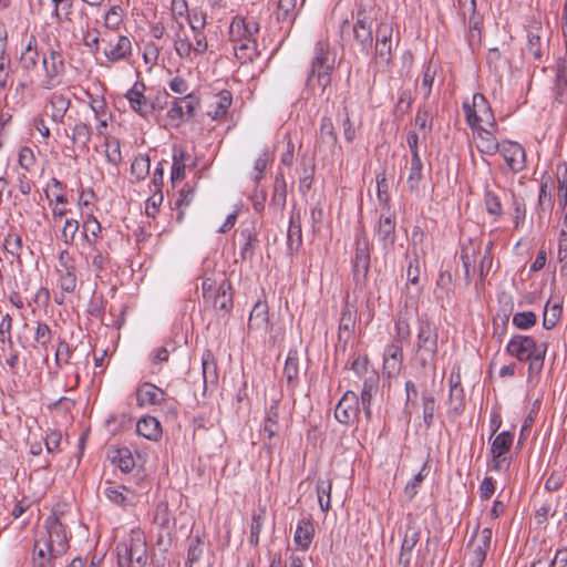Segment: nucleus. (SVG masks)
Listing matches in <instances>:
<instances>
[{"mask_svg": "<svg viewBox=\"0 0 567 567\" xmlns=\"http://www.w3.org/2000/svg\"><path fill=\"white\" fill-rule=\"evenodd\" d=\"M163 434L161 422L155 416L144 415V439L157 442Z\"/></svg>", "mask_w": 567, "mask_h": 567, "instance_id": "e2e57ef3", "label": "nucleus"}, {"mask_svg": "<svg viewBox=\"0 0 567 567\" xmlns=\"http://www.w3.org/2000/svg\"><path fill=\"white\" fill-rule=\"evenodd\" d=\"M449 404L450 411L455 414H461L464 410V390L460 379L455 382L453 380L450 382Z\"/></svg>", "mask_w": 567, "mask_h": 567, "instance_id": "a18cd8bd", "label": "nucleus"}, {"mask_svg": "<svg viewBox=\"0 0 567 567\" xmlns=\"http://www.w3.org/2000/svg\"><path fill=\"white\" fill-rule=\"evenodd\" d=\"M415 126L422 132L423 137H426L432 132L433 115L425 106H420L415 115Z\"/></svg>", "mask_w": 567, "mask_h": 567, "instance_id": "bf43d9fd", "label": "nucleus"}, {"mask_svg": "<svg viewBox=\"0 0 567 567\" xmlns=\"http://www.w3.org/2000/svg\"><path fill=\"white\" fill-rule=\"evenodd\" d=\"M204 549L205 544L199 536L190 538L187 549V559L185 563V567H193L194 564L198 563L203 557Z\"/></svg>", "mask_w": 567, "mask_h": 567, "instance_id": "603ef678", "label": "nucleus"}, {"mask_svg": "<svg viewBox=\"0 0 567 567\" xmlns=\"http://www.w3.org/2000/svg\"><path fill=\"white\" fill-rule=\"evenodd\" d=\"M269 328V308L266 301L258 300L249 315L248 329L267 332Z\"/></svg>", "mask_w": 567, "mask_h": 567, "instance_id": "cd10ccee", "label": "nucleus"}, {"mask_svg": "<svg viewBox=\"0 0 567 567\" xmlns=\"http://www.w3.org/2000/svg\"><path fill=\"white\" fill-rule=\"evenodd\" d=\"M259 22L254 18L236 16L229 25V40L236 58L241 62L252 61L258 56L256 35L259 32Z\"/></svg>", "mask_w": 567, "mask_h": 567, "instance_id": "f03ea898", "label": "nucleus"}, {"mask_svg": "<svg viewBox=\"0 0 567 567\" xmlns=\"http://www.w3.org/2000/svg\"><path fill=\"white\" fill-rule=\"evenodd\" d=\"M42 69L44 78L40 82L41 89L52 90L62 83V78L65 74V62L60 45H56V48L50 47L43 54Z\"/></svg>", "mask_w": 567, "mask_h": 567, "instance_id": "6e6552de", "label": "nucleus"}, {"mask_svg": "<svg viewBox=\"0 0 567 567\" xmlns=\"http://www.w3.org/2000/svg\"><path fill=\"white\" fill-rule=\"evenodd\" d=\"M396 218L395 213L388 210V214H381L374 227L375 236L382 245L384 251L393 249L396 240Z\"/></svg>", "mask_w": 567, "mask_h": 567, "instance_id": "a211bd4d", "label": "nucleus"}, {"mask_svg": "<svg viewBox=\"0 0 567 567\" xmlns=\"http://www.w3.org/2000/svg\"><path fill=\"white\" fill-rule=\"evenodd\" d=\"M107 457L113 464L124 472H131L135 466L133 454L128 447H113L107 450Z\"/></svg>", "mask_w": 567, "mask_h": 567, "instance_id": "f704fd0d", "label": "nucleus"}, {"mask_svg": "<svg viewBox=\"0 0 567 567\" xmlns=\"http://www.w3.org/2000/svg\"><path fill=\"white\" fill-rule=\"evenodd\" d=\"M463 16L470 13L468 30H482V18L476 12V0H458Z\"/></svg>", "mask_w": 567, "mask_h": 567, "instance_id": "3c124183", "label": "nucleus"}, {"mask_svg": "<svg viewBox=\"0 0 567 567\" xmlns=\"http://www.w3.org/2000/svg\"><path fill=\"white\" fill-rule=\"evenodd\" d=\"M353 38L360 45L361 51L369 53L373 45L372 18L367 13L364 8H359L357 19L353 23Z\"/></svg>", "mask_w": 567, "mask_h": 567, "instance_id": "f3484780", "label": "nucleus"}, {"mask_svg": "<svg viewBox=\"0 0 567 567\" xmlns=\"http://www.w3.org/2000/svg\"><path fill=\"white\" fill-rule=\"evenodd\" d=\"M561 316V307L557 303L550 305L548 301L544 309L543 327L547 330L553 329L559 321Z\"/></svg>", "mask_w": 567, "mask_h": 567, "instance_id": "69168bd1", "label": "nucleus"}, {"mask_svg": "<svg viewBox=\"0 0 567 567\" xmlns=\"http://www.w3.org/2000/svg\"><path fill=\"white\" fill-rule=\"evenodd\" d=\"M336 69V54L330 49L327 40H320L315 44L313 56L310 61L309 71L306 76V87L313 90L316 78L332 76Z\"/></svg>", "mask_w": 567, "mask_h": 567, "instance_id": "39448f33", "label": "nucleus"}, {"mask_svg": "<svg viewBox=\"0 0 567 567\" xmlns=\"http://www.w3.org/2000/svg\"><path fill=\"white\" fill-rule=\"evenodd\" d=\"M379 389V377L377 374H372L368 377L364 382L361 390V396L359 400V405H362V410L364 412V415L367 420H371L372 412H371V402L373 395L378 392Z\"/></svg>", "mask_w": 567, "mask_h": 567, "instance_id": "2f4dec72", "label": "nucleus"}, {"mask_svg": "<svg viewBox=\"0 0 567 567\" xmlns=\"http://www.w3.org/2000/svg\"><path fill=\"white\" fill-rule=\"evenodd\" d=\"M6 38L0 37V93L9 87L11 81V60L6 54Z\"/></svg>", "mask_w": 567, "mask_h": 567, "instance_id": "ea45409f", "label": "nucleus"}, {"mask_svg": "<svg viewBox=\"0 0 567 567\" xmlns=\"http://www.w3.org/2000/svg\"><path fill=\"white\" fill-rule=\"evenodd\" d=\"M338 146V135L332 118L322 116L315 142V152L323 161L332 162Z\"/></svg>", "mask_w": 567, "mask_h": 567, "instance_id": "9d476101", "label": "nucleus"}, {"mask_svg": "<svg viewBox=\"0 0 567 567\" xmlns=\"http://www.w3.org/2000/svg\"><path fill=\"white\" fill-rule=\"evenodd\" d=\"M491 542H492V528L485 527L482 530H480V525L476 526L474 529L470 542L468 547L472 548V556L470 566L471 567H482L487 553L491 548Z\"/></svg>", "mask_w": 567, "mask_h": 567, "instance_id": "4468645a", "label": "nucleus"}, {"mask_svg": "<svg viewBox=\"0 0 567 567\" xmlns=\"http://www.w3.org/2000/svg\"><path fill=\"white\" fill-rule=\"evenodd\" d=\"M370 262L371 261L368 260L351 259L352 276L355 287L362 288L367 285Z\"/></svg>", "mask_w": 567, "mask_h": 567, "instance_id": "864d4df0", "label": "nucleus"}, {"mask_svg": "<svg viewBox=\"0 0 567 567\" xmlns=\"http://www.w3.org/2000/svg\"><path fill=\"white\" fill-rule=\"evenodd\" d=\"M484 204L487 213L498 220L503 216V206L501 198L492 190L486 189L484 193Z\"/></svg>", "mask_w": 567, "mask_h": 567, "instance_id": "680f3d73", "label": "nucleus"}, {"mask_svg": "<svg viewBox=\"0 0 567 567\" xmlns=\"http://www.w3.org/2000/svg\"><path fill=\"white\" fill-rule=\"evenodd\" d=\"M331 489L332 483L330 480L319 478L317 482L316 491L318 503L323 513H327L331 506Z\"/></svg>", "mask_w": 567, "mask_h": 567, "instance_id": "09e8293b", "label": "nucleus"}, {"mask_svg": "<svg viewBox=\"0 0 567 567\" xmlns=\"http://www.w3.org/2000/svg\"><path fill=\"white\" fill-rule=\"evenodd\" d=\"M169 100V94L163 90L157 91L154 96L150 93L147 96L144 95V116L148 112H153L156 110H163Z\"/></svg>", "mask_w": 567, "mask_h": 567, "instance_id": "8fccbe9b", "label": "nucleus"}, {"mask_svg": "<svg viewBox=\"0 0 567 567\" xmlns=\"http://www.w3.org/2000/svg\"><path fill=\"white\" fill-rule=\"evenodd\" d=\"M287 202V183L282 173L275 177L270 206L284 210Z\"/></svg>", "mask_w": 567, "mask_h": 567, "instance_id": "79ce46f5", "label": "nucleus"}, {"mask_svg": "<svg viewBox=\"0 0 567 567\" xmlns=\"http://www.w3.org/2000/svg\"><path fill=\"white\" fill-rule=\"evenodd\" d=\"M92 267L100 276L101 272L106 271L111 265V258L106 250L100 249L99 246L91 248Z\"/></svg>", "mask_w": 567, "mask_h": 567, "instance_id": "6e6d98bb", "label": "nucleus"}, {"mask_svg": "<svg viewBox=\"0 0 567 567\" xmlns=\"http://www.w3.org/2000/svg\"><path fill=\"white\" fill-rule=\"evenodd\" d=\"M551 31L535 22L527 30V51L534 60L542 61L549 53V41Z\"/></svg>", "mask_w": 567, "mask_h": 567, "instance_id": "ddd939ff", "label": "nucleus"}, {"mask_svg": "<svg viewBox=\"0 0 567 567\" xmlns=\"http://www.w3.org/2000/svg\"><path fill=\"white\" fill-rule=\"evenodd\" d=\"M473 130L476 131L477 137L480 140L477 150L481 154L493 156L499 151L501 142H498L495 136L497 130L491 128L488 126H482Z\"/></svg>", "mask_w": 567, "mask_h": 567, "instance_id": "bb28decb", "label": "nucleus"}, {"mask_svg": "<svg viewBox=\"0 0 567 567\" xmlns=\"http://www.w3.org/2000/svg\"><path fill=\"white\" fill-rule=\"evenodd\" d=\"M39 61V52L37 48V39L34 35H31L23 52L20 56V63L23 70L31 71L33 70Z\"/></svg>", "mask_w": 567, "mask_h": 567, "instance_id": "c03bdc74", "label": "nucleus"}, {"mask_svg": "<svg viewBox=\"0 0 567 567\" xmlns=\"http://www.w3.org/2000/svg\"><path fill=\"white\" fill-rule=\"evenodd\" d=\"M168 400L166 391L156 386L153 383L144 382V402L146 401L150 405L164 409Z\"/></svg>", "mask_w": 567, "mask_h": 567, "instance_id": "37998d69", "label": "nucleus"}, {"mask_svg": "<svg viewBox=\"0 0 567 567\" xmlns=\"http://www.w3.org/2000/svg\"><path fill=\"white\" fill-rule=\"evenodd\" d=\"M43 528L42 535L35 539V547L40 544L44 545L48 549L49 559L55 560L69 550L71 533L63 522H56L55 518L45 519Z\"/></svg>", "mask_w": 567, "mask_h": 567, "instance_id": "20e7f679", "label": "nucleus"}, {"mask_svg": "<svg viewBox=\"0 0 567 567\" xmlns=\"http://www.w3.org/2000/svg\"><path fill=\"white\" fill-rule=\"evenodd\" d=\"M116 107L120 112V126L128 132L132 141L124 140V146L126 144L136 145V138L134 133L133 123L130 121L131 112L137 117L142 115V83L136 82L124 96L118 97L116 101Z\"/></svg>", "mask_w": 567, "mask_h": 567, "instance_id": "423d86ee", "label": "nucleus"}, {"mask_svg": "<svg viewBox=\"0 0 567 567\" xmlns=\"http://www.w3.org/2000/svg\"><path fill=\"white\" fill-rule=\"evenodd\" d=\"M280 423H279V405L274 401L266 410L262 429V440L265 447L271 452L280 442Z\"/></svg>", "mask_w": 567, "mask_h": 567, "instance_id": "dca6fc26", "label": "nucleus"}, {"mask_svg": "<svg viewBox=\"0 0 567 567\" xmlns=\"http://www.w3.org/2000/svg\"><path fill=\"white\" fill-rule=\"evenodd\" d=\"M105 496L114 504L124 508L136 506L140 502L138 495L134 494L125 486L105 488Z\"/></svg>", "mask_w": 567, "mask_h": 567, "instance_id": "7c9ffc66", "label": "nucleus"}, {"mask_svg": "<svg viewBox=\"0 0 567 567\" xmlns=\"http://www.w3.org/2000/svg\"><path fill=\"white\" fill-rule=\"evenodd\" d=\"M462 107L471 128L482 127L485 124L491 128L498 130L492 106L482 93H475L472 103L464 102Z\"/></svg>", "mask_w": 567, "mask_h": 567, "instance_id": "0eeeda50", "label": "nucleus"}, {"mask_svg": "<svg viewBox=\"0 0 567 567\" xmlns=\"http://www.w3.org/2000/svg\"><path fill=\"white\" fill-rule=\"evenodd\" d=\"M393 66V44L374 42V52L370 61V68L374 75L388 73Z\"/></svg>", "mask_w": 567, "mask_h": 567, "instance_id": "4be33fe9", "label": "nucleus"}, {"mask_svg": "<svg viewBox=\"0 0 567 567\" xmlns=\"http://www.w3.org/2000/svg\"><path fill=\"white\" fill-rule=\"evenodd\" d=\"M239 236L243 241L239 250L240 259L244 261H250L255 256V250L259 243L256 225L254 223H249L243 226Z\"/></svg>", "mask_w": 567, "mask_h": 567, "instance_id": "393cba45", "label": "nucleus"}, {"mask_svg": "<svg viewBox=\"0 0 567 567\" xmlns=\"http://www.w3.org/2000/svg\"><path fill=\"white\" fill-rule=\"evenodd\" d=\"M203 297L206 302L212 303L216 310L223 311L225 315L233 309V292L229 280L223 279L216 289L205 280L203 282Z\"/></svg>", "mask_w": 567, "mask_h": 567, "instance_id": "f8f14e48", "label": "nucleus"}, {"mask_svg": "<svg viewBox=\"0 0 567 567\" xmlns=\"http://www.w3.org/2000/svg\"><path fill=\"white\" fill-rule=\"evenodd\" d=\"M422 406L424 425L426 429H430L434 423L436 402L434 396L427 391L422 392Z\"/></svg>", "mask_w": 567, "mask_h": 567, "instance_id": "4d7b16f0", "label": "nucleus"}, {"mask_svg": "<svg viewBox=\"0 0 567 567\" xmlns=\"http://www.w3.org/2000/svg\"><path fill=\"white\" fill-rule=\"evenodd\" d=\"M514 442V434L503 431L497 434L491 444L492 463L491 468L496 472L507 471L512 463L511 449Z\"/></svg>", "mask_w": 567, "mask_h": 567, "instance_id": "9b49d317", "label": "nucleus"}, {"mask_svg": "<svg viewBox=\"0 0 567 567\" xmlns=\"http://www.w3.org/2000/svg\"><path fill=\"white\" fill-rule=\"evenodd\" d=\"M403 367V348L398 341H392L384 349L383 371L389 378L399 375Z\"/></svg>", "mask_w": 567, "mask_h": 567, "instance_id": "5701e85b", "label": "nucleus"}, {"mask_svg": "<svg viewBox=\"0 0 567 567\" xmlns=\"http://www.w3.org/2000/svg\"><path fill=\"white\" fill-rule=\"evenodd\" d=\"M79 347L75 346L73 348L70 347V344L61 340L58 343L56 351H55V362L60 367L61 363L69 364L71 363V360L75 355L76 352H79Z\"/></svg>", "mask_w": 567, "mask_h": 567, "instance_id": "338daca9", "label": "nucleus"}, {"mask_svg": "<svg viewBox=\"0 0 567 567\" xmlns=\"http://www.w3.org/2000/svg\"><path fill=\"white\" fill-rule=\"evenodd\" d=\"M359 412V398L357 393L347 391L334 409V417L339 423L349 425L357 420Z\"/></svg>", "mask_w": 567, "mask_h": 567, "instance_id": "6ab92c4d", "label": "nucleus"}, {"mask_svg": "<svg viewBox=\"0 0 567 567\" xmlns=\"http://www.w3.org/2000/svg\"><path fill=\"white\" fill-rule=\"evenodd\" d=\"M102 231L101 224L90 215L82 225V236L90 248L99 246V238Z\"/></svg>", "mask_w": 567, "mask_h": 567, "instance_id": "a19ab883", "label": "nucleus"}, {"mask_svg": "<svg viewBox=\"0 0 567 567\" xmlns=\"http://www.w3.org/2000/svg\"><path fill=\"white\" fill-rule=\"evenodd\" d=\"M71 106V99L59 92L52 93L45 101L43 112L56 124H63L68 110Z\"/></svg>", "mask_w": 567, "mask_h": 567, "instance_id": "412c9836", "label": "nucleus"}, {"mask_svg": "<svg viewBox=\"0 0 567 567\" xmlns=\"http://www.w3.org/2000/svg\"><path fill=\"white\" fill-rule=\"evenodd\" d=\"M23 243L22 237L10 231L3 240L4 250L14 257L19 262L21 261V251H22Z\"/></svg>", "mask_w": 567, "mask_h": 567, "instance_id": "13d9d810", "label": "nucleus"}, {"mask_svg": "<svg viewBox=\"0 0 567 567\" xmlns=\"http://www.w3.org/2000/svg\"><path fill=\"white\" fill-rule=\"evenodd\" d=\"M296 4L297 0H278V21L287 22L291 25L297 16Z\"/></svg>", "mask_w": 567, "mask_h": 567, "instance_id": "052dcab7", "label": "nucleus"}, {"mask_svg": "<svg viewBox=\"0 0 567 567\" xmlns=\"http://www.w3.org/2000/svg\"><path fill=\"white\" fill-rule=\"evenodd\" d=\"M202 372L204 388L217 385L218 383V368L216 358L210 349H205L202 354Z\"/></svg>", "mask_w": 567, "mask_h": 567, "instance_id": "c756f323", "label": "nucleus"}, {"mask_svg": "<svg viewBox=\"0 0 567 567\" xmlns=\"http://www.w3.org/2000/svg\"><path fill=\"white\" fill-rule=\"evenodd\" d=\"M377 182V197L378 202L383 205L388 210L390 208V197H389V183L386 178V169L382 168L381 172L375 175Z\"/></svg>", "mask_w": 567, "mask_h": 567, "instance_id": "5fc2aeb1", "label": "nucleus"}, {"mask_svg": "<svg viewBox=\"0 0 567 567\" xmlns=\"http://www.w3.org/2000/svg\"><path fill=\"white\" fill-rule=\"evenodd\" d=\"M118 567H142V529L131 530L128 539L116 547Z\"/></svg>", "mask_w": 567, "mask_h": 567, "instance_id": "1a4fd4ad", "label": "nucleus"}, {"mask_svg": "<svg viewBox=\"0 0 567 567\" xmlns=\"http://www.w3.org/2000/svg\"><path fill=\"white\" fill-rule=\"evenodd\" d=\"M169 351L166 347H157L153 349L148 355L151 370L150 373L156 374L161 371L159 365L167 362L169 359Z\"/></svg>", "mask_w": 567, "mask_h": 567, "instance_id": "774afa93", "label": "nucleus"}, {"mask_svg": "<svg viewBox=\"0 0 567 567\" xmlns=\"http://www.w3.org/2000/svg\"><path fill=\"white\" fill-rule=\"evenodd\" d=\"M423 167L421 157L411 158L406 177V187L411 194L420 192V185L423 181Z\"/></svg>", "mask_w": 567, "mask_h": 567, "instance_id": "e433bc0d", "label": "nucleus"}, {"mask_svg": "<svg viewBox=\"0 0 567 567\" xmlns=\"http://www.w3.org/2000/svg\"><path fill=\"white\" fill-rule=\"evenodd\" d=\"M284 377L287 380L288 386L290 389H295V386L299 382V355L298 351L290 350L288 352L285 367H284Z\"/></svg>", "mask_w": 567, "mask_h": 567, "instance_id": "58836bf2", "label": "nucleus"}, {"mask_svg": "<svg viewBox=\"0 0 567 567\" xmlns=\"http://www.w3.org/2000/svg\"><path fill=\"white\" fill-rule=\"evenodd\" d=\"M64 134L71 138L72 144L75 147H79L82 151L87 150L92 135L91 127L87 124L83 122L76 123L72 127L71 134H69L68 130H64Z\"/></svg>", "mask_w": 567, "mask_h": 567, "instance_id": "c9c22d12", "label": "nucleus"}, {"mask_svg": "<svg viewBox=\"0 0 567 567\" xmlns=\"http://www.w3.org/2000/svg\"><path fill=\"white\" fill-rule=\"evenodd\" d=\"M315 525L311 517H302L298 520L293 543L297 549L307 551L315 538Z\"/></svg>", "mask_w": 567, "mask_h": 567, "instance_id": "a878e982", "label": "nucleus"}, {"mask_svg": "<svg viewBox=\"0 0 567 567\" xmlns=\"http://www.w3.org/2000/svg\"><path fill=\"white\" fill-rule=\"evenodd\" d=\"M131 41L126 37H117L116 44H110V49H105V56L110 61H118L123 59L131 51Z\"/></svg>", "mask_w": 567, "mask_h": 567, "instance_id": "49530a36", "label": "nucleus"}, {"mask_svg": "<svg viewBox=\"0 0 567 567\" xmlns=\"http://www.w3.org/2000/svg\"><path fill=\"white\" fill-rule=\"evenodd\" d=\"M555 100L560 103H567V62L565 59L559 58L555 65V82H554Z\"/></svg>", "mask_w": 567, "mask_h": 567, "instance_id": "c85d7f7f", "label": "nucleus"}, {"mask_svg": "<svg viewBox=\"0 0 567 567\" xmlns=\"http://www.w3.org/2000/svg\"><path fill=\"white\" fill-rule=\"evenodd\" d=\"M2 355L4 359V364L12 375H18L21 371L27 370V361L24 358H20V351L14 346V343L6 344L2 348Z\"/></svg>", "mask_w": 567, "mask_h": 567, "instance_id": "473e14b6", "label": "nucleus"}, {"mask_svg": "<svg viewBox=\"0 0 567 567\" xmlns=\"http://www.w3.org/2000/svg\"><path fill=\"white\" fill-rule=\"evenodd\" d=\"M508 355L519 362H527V379L534 381L540 375L547 353V343L537 342L532 336L514 334L506 344Z\"/></svg>", "mask_w": 567, "mask_h": 567, "instance_id": "f257e3e1", "label": "nucleus"}, {"mask_svg": "<svg viewBox=\"0 0 567 567\" xmlns=\"http://www.w3.org/2000/svg\"><path fill=\"white\" fill-rule=\"evenodd\" d=\"M355 310H353L348 302L343 306L341 310V316L339 320V338H341L342 332L351 333L354 329L355 324Z\"/></svg>", "mask_w": 567, "mask_h": 567, "instance_id": "0e129e2a", "label": "nucleus"}, {"mask_svg": "<svg viewBox=\"0 0 567 567\" xmlns=\"http://www.w3.org/2000/svg\"><path fill=\"white\" fill-rule=\"evenodd\" d=\"M352 259L371 261V245L363 226L354 235V254Z\"/></svg>", "mask_w": 567, "mask_h": 567, "instance_id": "4c0bfd02", "label": "nucleus"}, {"mask_svg": "<svg viewBox=\"0 0 567 567\" xmlns=\"http://www.w3.org/2000/svg\"><path fill=\"white\" fill-rule=\"evenodd\" d=\"M421 538V528L413 522L409 520L401 544L398 564L402 567H409L412 559V551Z\"/></svg>", "mask_w": 567, "mask_h": 567, "instance_id": "aec40b11", "label": "nucleus"}, {"mask_svg": "<svg viewBox=\"0 0 567 567\" xmlns=\"http://www.w3.org/2000/svg\"><path fill=\"white\" fill-rule=\"evenodd\" d=\"M439 353V332L431 319L423 315L417 321V333L415 342V361L425 369L435 368Z\"/></svg>", "mask_w": 567, "mask_h": 567, "instance_id": "7ed1b4c3", "label": "nucleus"}, {"mask_svg": "<svg viewBox=\"0 0 567 567\" xmlns=\"http://www.w3.org/2000/svg\"><path fill=\"white\" fill-rule=\"evenodd\" d=\"M231 103V92L228 90H221L214 96V100L209 105V110L207 111L208 116L215 121L223 118L227 114Z\"/></svg>", "mask_w": 567, "mask_h": 567, "instance_id": "72a5a7b5", "label": "nucleus"}, {"mask_svg": "<svg viewBox=\"0 0 567 567\" xmlns=\"http://www.w3.org/2000/svg\"><path fill=\"white\" fill-rule=\"evenodd\" d=\"M266 520V508H259L252 513L250 524L249 543L254 547H258L259 537Z\"/></svg>", "mask_w": 567, "mask_h": 567, "instance_id": "de8ad7c7", "label": "nucleus"}, {"mask_svg": "<svg viewBox=\"0 0 567 567\" xmlns=\"http://www.w3.org/2000/svg\"><path fill=\"white\" fill-rule=\"evenodd\" d=\"M302 246V228L301 214L297 209H292L289 218V227L287 231V251L289 255H296Z\"/></svg>", "mask_w": 567, "mask_h": 567, "instance_id": "b1692460", "label": "nucleus"}, {"mask_svg": "<svg viewBox=\"0 0 567 567\" xmlns=\"http://www.w3.org/2000/svg\"><path fill=\"white\" fill-rule=\"evenodd\" d=\"M497 153L501 154L512 174H518L526 169V152L518 142L511 140L501 141V147Z\"/></svg>", "mask_w": 567, "mask_h": 567, "instance_id": "2eb2a0df", "label": "nucleus"}]
</instances>
